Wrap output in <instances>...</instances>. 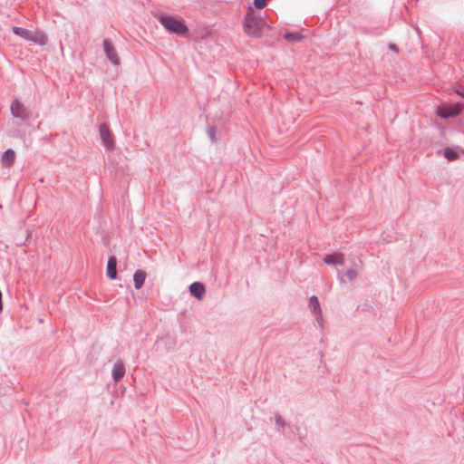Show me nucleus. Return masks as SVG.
Masks as SVG:
<instances>
[{
	"label": "nucleus",
	"mask_w": 464,
	"mask_h": 464,
	"mask_svg": "<svg viewBox=\"0 0 464 464\" xmlns=\"http://www.w3.org/2000/svg\"><path fill=\"white\" fill-rule=\"evenodd\" d=\"M157 19L164 29L170 34L184 36L188 33V28L182 19H178L169 14H160Z\"/></svg>",
	"instance_id": "f257e3e1"
},
{
	"label": "nucleus",
	"mask_w": 464,
	"mask_h": 464,
	"mask_svg": "<svg viewBox=\"0 0 464 464\" xmlns=\"http://www.w3.org/2000/svg\"><path fill=\"white\" fill-rule=\"evenodd\" d=\"M266 22L260 16L256 14L254 12L247 13L244 17L243 28L245 33L255 38L262 36V30Z\"/></svg>",
	"instance_id": "f03ea898"
},
{
	"label": "nucleus",
	"mask_w": 464,
	"mask_h": 464,
	"mask_svg": "<svg viewBox=\"0 0 464 464\" xmlns=\"http://www.w3.org/2000/svg\"><path fill=\"white\" fill-rule=\"evenodd\" d=\"M464 105L461 102H458L453 105L439 107L436 111V114L441 119H449L458 116L463 110Z\"/></svg>",
	"instance_id": "7ed1b4c3"
},
{
	"label": "nucleus",
	"mask_w": 464,
	"mask_h": 464,
	"mask_svg": "<svg viewBox=\"0 0 464 464\" xmlns=\"http://www.w3.org/2000/svg\"><path fill=\"white\" fill-rule=\"evenodd\" d=\"M102 46L104 53L107 57V59L113 64V65H119L120 64V57L118 55V53L116 49L114 48L113 44L109 39H104L102 41Z\"/></svg>",
	"instance_id": "20e7f679"
},
{
	"label": "nucleus",
	"mask_w": 464,
	"mask_h": 464,
	"mask_svg": "<svg viewBox=\"0 0 464 464\" xmlns=\"http://www.w3.org/2000/svg\"><path fill=\"white\" fill-rule=\"evenodd\" d=\"M11 114L14 118H19L21 120H26L28 118V113L24 107V104L18 101L14 100L10 107Z\"/></svg>",
	"instance_id": "39448f33"
},
{
	"label": "nucleus",
	"mask_w": 464,
	"mask_h": 464,
	"mask_svg": "<svg viewBox=\"0 0 464 464\" xmlns=\"http://www.w3.org/2000/svg\"><path fill=\"white\" fill-rule=\"evenodd\" d=\"M99 133H100V138L102 140V144L107 149H112L113 144H114L113 140L111 138V131L105 123L100 124Z\"/></svg>",
	"instance_id": "423d86ee"
},
{
	"label": "nucleus",
	"mask_w": 464,
	"mask_h": 464,
	"mask_svg": "<svg viewBox=\"0 0 464 464\" xmlns=\"http://www.w3.org/2000/svg\"><path fill=\"white\" fill-rule=\"evenodd\" d=\"M323 261L326 265L332 266H343L344 265V256L342 253H333L329 255H325L323 258Z\"/></svg>",
	"instance_id": "0eeeda50"
},
{
	"label": "nucleus",
	"mask_w": 464,
	"mask_h": 464,
	"mask_svg": "<svg viewBox=\"0 0 464 464\" xmlns=\"http://www.w3.org/2000/svg\"><path fill=\"white\" fill-rule=\"evenodd\" d=\"M309 308L311 309L314 315L316 316V320L318 323L322 324L323 318H322V311L319 300L317 296L312 295L309 298Z\"/></svg>",
	"instance_id": "6e6552de"
},
{
	"label": "nucleus",
	"mask_w": 464,
	"mask_h": 464,
	"mask_svg": "<svg viewBox=\"0 0 464 464\" xmlns=\"http://www.w3.org/2000/svg\"><path fill=\"white\" fill-rule=\"evenodd\" d=\"M125 372H126V369H125V365H124L123 362L121 360H118L114 363V365L112 367V371H111L113 381L115 382H120L125 375Z\"/></svg>",
	"instance_id": "1a4fd4ad"
},
{
	"label": "nucleus",
	"mask_w": 464,
	"mask_h": 464,
	"mask_svg": "<svg viewBox=\"0 0 464 464\" xmlns=\"http://www.w3.org/2000/svg\"><path fill=\"white\" fill-rule=\"evenodd\" d=\"M189 292L195 298L201 300L206 292V288L201 282H194L189 285Z\"/></svg>",
	"instance_id": "9d476101"
},
{
	"label": "nucleus",
	"mask_w": 464,
	"mask_h": 464,
	"mask_svg": "<svg viewBox=\"0 0 464 464\" xmlns=\"http://www.w3.org/2000/svg\"><path fill=\"white\" fill-rule=\"evenodd\" d=\"M106 273L107 276L111 280H115L117 278V258L115 256H111L108 258Z\"/></svg>",
	"instance_id": "9b49d317"
},
{
	"label": "nucleus",
	"mask_w": 464,
	"mask_h": 464,
	"mask_svg": "<svg viewBox=\"0 0 464 464\" xmlns=\"http://www.w3.org/2000/svg\"><path fill=\"white\" fill-rule=\"evenodd\" d=\"M15 161V153L14 150L7 149L2 155L1 162L4 167L10 168Z\"/></svg>",
	"instance_id": "f8f14e48"
},
{
	"label": "nucleus",
	"mask_w": 464,
	"mask_h": 464,
	"mask_svg": "<svg viewBox=\"0 0 464 464\" xmlns=\"http://www.w3.org/2000/svg\"><path fill=\"white\" fill-rule=\"evenodd\" d=\"M30 42H34L39 45H45L48 42L47 35L41 30L32 31Z\"/></svg>",
	"instance_id": "ddd939ff"
},
{
	"label": "nucleus",
	"mask_w": 464,
	"mask_h": 464,
	"mask_svg": "<svg viewBox=\"0 0 464 464\" xmlns=\"http://www.w3.org/2000/svg\"><path fill=\"white\" fill-rule=\"evenodd\" d=\"M145 279L146 272L140 269L137 270L133 275L134 287L138 290L140 289L145 283Z\"/></svg>",
	"instance_id": "4468645a"
},
{
	"label": "nucleus",
	"mask_w": 464,
	"mask_h": 464,
	"mask_svg": "<svg viewBox=\"0 0 464 464\" xmlns=\"http://www.w3.org/2000/svg\"><path fill=\"white\" fill-rule=\"evenodd\" d=\"M12 31L15 35H18L26 41H30V39H31L32 30H28L26 28L20 27V26H14L12 28Z\"/></svg>",
	"instance_id": "2eb2a0df"
},
{
	"label": "nucleus",
	"mask_w": 464,
	"mask_h": 464,
	"mask_svg": "<svg viewBox=\"0 0 464 464\" xmlns=\"http://www.w3.org/2000/svg\"><path fill=\"white\" fill-rule=\"evenodd\" d=\"M274 420H275V430L277 432H283L284 429L286 427L290 428V425H288L285 421V420L282 418L281 415L276 414Z\"/></svg>",
	"instance_id": "dca6fc26"
},
{
	"label": "nucleus",
	"mask_w": 464,
	"mask_h": 464,
	"mask_svg": "<svg viewBox=\"0 0 464 464\" xmlns=\"http://www.w3.org/2000/svg\"><path fill=\"white\" fill-rule=\"evenodd\" d=\"M288 42L298 43L304 39V36L298 32H286L284 35Z\"/></svg>",
	"instance_id": "f3484780"
},
{
	"label": "nucleus",
	"mask_w": 464,
	"mask_h": 464,
	"mask_svg": "<svg viewBox=\"0 0 464 464\" xmlns=\"http://www.w3.org/2000/svg\"><path fill=\"white\" fill-rule=\"evenodd\" d=\"M443 156L449 160L453 161L459 158L458 152H456L453 149L447 147L443 150Z\"/></svg>",
	"instance_id": "a211bd4d"
},
{
	"label": "nucleus",
	"mask_w": 464,
	"mask_h": 464,
	"mask_svg": "<svg viewBox=\"0 0 464 464\" xmlns=\"http://www.w3.org/2000/svg\"><path fill=\"white\" fill-rule=\"evenodd\" d=\"M217 129L215 126H208L207 130L208 136L212 143H216L218 139L216 137Z\"/></svg>",
	"instance_id": "6ab92c4d"
},
{
	"label": "nucleus",
	"mask_w": 464,
	"mask_h": 464,
	"mask_svg": "<svg viewBox=\"0 0 464 464\" xmlns=\"http://www.w3.org/2000/svg\"><path fill=\"white\" fill-rule=\"evenodd\" d=\"M345 275L350 281L355 280L358 276L357 271L353 268L348 269Z\"/></svg>",
	"instance_id": "aec40b11"
},
{
	"label": "nucleus",
	"mask_w": 464,
	"mask_h": 464,
	"mask_svg": "<svg viewBox=\"0 0 464 464\" xmlns=\"http://www.w3.org/2000/svg\"><path fill=\"white\" fill-rule=\"evenodd\" d=\"M266 3H267V0H254L253 1V5L256 9H262V8H264L266 5Z\"/></svg>",
	"instance_id": "412c9836"
},
{
	"label": "nucleus",
	"mask_w": 464,
	"mask_h": 464,
	"mask_svg": "<svg viewBox=\"0 0 464 464\" xmlns=\"http://www.w3.org/2000/svg\"><path fill=\"white\" fill-rule=\"evenodd\" d=\"M389 49L395 52V53H398L399 52V48L398 46L395 44H389Z\"/></svg>",
	"instance_id": "4be33fe9"
},
{
	"label": "nucleus",
	"mask_w": 464,
	"mask_h": 464,
	"mask_svg": "<svg viewBox=\"0 0 464 464\" xmlns=\"http://www.w3.org/2000/svg\"><path fill=\"white\" fill-rule=\"evenodd\" d=\"M456 92L457 94H459V96L463 97V93H464V90L462 87H458L457 90H456Z\"/></svg>",
	"instance_id": "5701e85b"
},
{
	"label": "nucleus",
	"mask_w": 464,
	"mask_h": 464,
	"mask_svg": "<svg viewBox=\"0 0 464 464\" xmlns=\"http://www.w3.org/2000/svg\"><path fill=\"white\" fill-rule=\"evenodd\" d=\"M463 99H464V93H463Z\"/></svg>",
	"instance_id": "b1692460"
}]
</instances>
